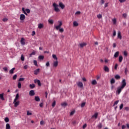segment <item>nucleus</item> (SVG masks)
I'll list each match as a JSON object with an SVG mask.
<instances>
[{"label":"nucleus","instance_id":"1","mask_svg":"<svg viewBox=\"0 0 129 129\" xmlns=\"http://www.w3.org/2000/svg\"><path fill=\"white\" fill-rule=\"evenodd\" d=\"M52 6L54 8V12H56V13H59V12H60V9H58V7H59L61 10H64V9H65V5L62 2H59L58 5L54 3Z\"/></svg>","mask_w":129,"mask_h":129},{"label":"nucleus","instance_id":"2","mask_svg":"<svg viewBox=\"0 0 129 129\" xmlns=\"http://www.w3.org/2000/svg\"><path fill=\"white\" fill-rule=\"evenodd\" d=\"M58 25L56 26L55 27L56 30H59V31L60 33H63V32H64V29L63 28H61V26L62 25V22L58 21Z\"/></svg>","mask_w":129,"mask_h":129},{"label":"nucleus","instance_id":"3","mask_svg":"<svg viewBox=\"0 0 129 129\" xmlns=\"http://www.w3.org/2000/svg\"><path fill=\"white\" fill-rule=\"evenodd\" d=\"M126 86V82L125 81V79H123L122 82H121V87L124 88V87Z\"/></svg>","mask_w":129,"mask_h":129},{"label":"nucleus","instance_id":"4","mask_svg":"<svg viewBox=\"0 0 129 129\" xmlns=\"http://www.w3.org/2000/svg\"><path fill=\"white\" fill-rule=\"evenodd\" d=\"M123 89V88L121 87H119L117 88V91H116V93H117L118 94H120V92H121V91Z\"/></svg>","mask_w":129,"mask_h":129},{"label":"nucleus","instance_id":"5","mask_svg":"<svg viewBox=\"0 0 129 129\" xmlns=\"http://www.w3.org/2000/svg\"><path fill=\"white\" fill-rule=\"evenodd\" d=\"M13 103L14 104L15 107H17L18 106L19 104H20V101H16L15 102V100H14Z\"/></svg>","mask_w":129,"mask_h":129},{"label":"nucleus","instance_id":"6","mask_svg":"<svg viewBox=\"0 0 129 129\" xmlns=\"http://www.w3.org/2000/svg\"><path fill=\"white\" fill-rule=\"evenodd\" d=\"M97 117H98V112L95 113L92 116V118H95V119H96Z\"/></svg>","mask_w":129,"mask_h":129},{"label":"nucleus","instance_id":"7","mask_svg":"<svg viewBox=\"0 0 129 129\" xmlns=\"http://www.w3.org/2000/svg\"><path fill=\"white\" fill-rule=\"evenodd\" d=\"M34 83H37L38 86H41L42 85L41 84V81L39 80H34Z\"/></svg>","mask_w":129,"mask_h":129},{"label":"nucleus","instance_id":"8","mask_svg":"<svg viewBox=\"0 0 129 129\" xmlns=\"http://www.w3.org/2000/svg\"><path fill=\"white\" fill-rule=\"evenodd\" d=\"M26 19V16L24 14H21L20 15V20L21 21H24Z\"/></svg>","mask_w":129,"mask_h":129},{"label":"nucleus","instance_id":"9","mask_svg":"<svg viewBox=\"0 0 129 129\" xmlns=\"http://www.w3.org/2000/svg\"><path fill=\"white\" fill-rule=\"evenodd\" d=\"M77 84L79 87H80L81 88H82L83 87V83L81 82H79L77 83Z\"/></svg>","mask_w":129,"mask_h":129},{"label":"nucleus","instance_id":"10","mask_svg":"<svg viewBox=\"0 0 129 129\" xmlns=\"http://www.w3.org/2000/svg\"><path fill=\"white\" fill-rule=\"evenodd\" d=\"M29 95L30 96H34L35 95V91L34 90H31L29 92Z\"/></svg>","mask_w":129,"mask_h":129},{"label":"nucleus","instance_id":"11","mask_svg":"<svg viewBox=\"0 0 129 129\" xmlns=\"http://www.w3.org/2000/svg\"><path fill=\"white\" fill-rule=\"evenodd\" d=\"M117 38H118V39H120V40H121L122 38V37L121 36V33L119 31L117 33Z\"/></svg>","mask_w":129,"mask_h":129},{"label":"nucleus","instance_id":"12","mask_svg":"<svg viewBox=\"0 0 129 129\" xmlns=\"http://www.w3.org/2000/svg\"><path fill=\"white\" fill-rule=\"evenodd\" d=\"M104 71H105V72H109V69L106 66H104Z\"/></svg>","mask_w":129,"mask_h":129},{"label":"nucleus","instance_id":"13","mask_svg":"<svg viewBox=\"0 0 129 129\" xmlns=\"http://www.w3.org/2000/svg\"><path fill=\"white\" fill-rule=\"evenodd\" d=\"M20 97V95H19V93L16 94V97L14 99V102H16V101H17V100H18L19 99V98Z\"/></svg>","mask_w":129,"mask_h":129},{"label":"nucleus","instance_id":"14","mask_svg":"<svg viewBox=\"0 0 129 129\" xmlns=\"http://www.w3.org/2000/svg\"><path fill=\"white\" fill-rule=\"evenodd\" d=\"M53 67H57L58 66V60H56L53 61Z\"/></svg>","mask_w":129,"mask_h":129},{"label":"nucleus","instance_id":"15","mask_svg":"<svg viewBox=\"0 0 129 129\" xmlns=\"http://www.w3.org/2000/svg\"><path fill=\"white\" fill-rule=\"evenodd\" d=\"M39 72H40V69H36L35 71H34L35 75H38Z\"/></svg>","mask_w":129,"mask_h":129},{"label":"nucleus","instance_id":"16","mask_svg":"<svg viewBox=\"0 0 129 129\" xmlns=\"http://www.w3.org/2000/svg\"><path fill=\"white\" fill-rule=\"evenodd\" d=\"M20 43L21 45H25V39L24 38H22L20 41Z\"/></svg>","mask_w":129,"mask_h":129},{"label":"nucleus","instance_id":"17","mask_svg":"<svg viewBox=\"0 0 129 129\" xmlns=\"http://www.w3.org/2000/svg\"><path fill=\"white\" fill-rule=\"evenodd\" d=\"M118 55H119V52L116 51L114 55V57L115 58H117V57H118Z\"/></svg>","mask_w":129,"mask_h":129},{"label":"nucleus","instance_id":"18","mask_svg":"<svg viewBox=\"0 0 129 129\" xmlns=\"http://www.w3.org/2000/svg\"><path fill=\"white\" fill-rule=\"evenodd\" d=\"M123 59V57H122V56L120 55V56H119V62L120 63H121V62H122Z\"/></svg>","mask_w":129,"mask_h":129},{"label":"nucleus","instance_id":"19","mask_svg":"<svg viewBox=\"0 0 129 129\" xmlns=\"http://www.w3.org/2000/svg\"><path fill=\"white\" fill-rule=\"evenodd\" d=\"M35 101H37V102H39L40 101V98L39 96H35L34 98Z\"/></svg>","mask_w":129,"mask_h":129},{"label":"nucleus","instance_id":"20","mask_svg":"<svg viewBox=\"0 0 129 129\" xmlns=\"http://www.w3.org/2000/svg\"><path fill=\"white\" fill-rule=\"evenodd\" d=\"M79 24H78V23H77V21H74L73 22V26L74 27H78V26L79 25Z\"/></svg>","mask_w":129,"mask_h":129},{"label":"nucleus","instance_id":"21","mask_svg":"<svg viewBox=\"0 0 129 129\" xmlns=\"http://www.w3.org/2000/svg\"><path fill=\"white\" fill-rule=\"evenodd\" d=\"M16 69V68H13L12 69H11L10 71H9V73L10 74H14V71Z\"/></svg>","mask_w":129,"mask_h":129},{"label":"nucleus","instance_id":"22","mask_svg":"<svg viewBox=\"0 0 129 129\" xmlns=\"http://www.w3.org/2000/svg\"><path fill=\"white\" fill-rule=\"evenodd\" d=\"M92 85H96V84H97V82L96 80H94L92 81Z\"/></svg>","mask_w":129,"mask_h":129},{"label":"nucleus","instance_id":"23","mask_svg":"<svg viewBox=\"0 0 129 129\" xmlns=\"http://www.w3.org/2000/svg\"><path fill=\"white\" fill-rule=\"evenodd\" d=\"M80 46L81 48H83V47H85V46H86V43H80Z\"/></svg>","mask_w":129,"mask_h":129},{"label":"nucleus","instance_id":"24","mask_svg":"<svg viewBox=\"0 0 129 129\" xmlns=\"http://www.w3.org/2000/svg\"><path fill=\"white\" fill-rule=\"evenodd\" d=\"M52 58H53V59L55 60V61H57V60H58V58H57V56L55 54L52 55Z\"/></svg>","mask_w":129,"mask_h":129},{"label":"nucleus","instance_id":"25","mask_svg":"<svg viewBox=\"0 0 129 129\" xmlns=\"http://www.w3.org/2000/svg\"><path fill=\"white\" fill-rule=\"evenodd\" d=\"M6 129H11V125L9 123L6 124Z\"/></svg>","mask_w":129,"mask_h":129},{"label":"nucleus","instance_id":"26","mask_svg":"<svg viewBox=\"0 0 129 129\" xmlns=\"http://www.w3.org/2000/svg\"><path fill=\"white\" fill-rule=\"evenodd\" d=\"M44 27V25L42 24L41 23H40L38 24V29H42V28Z\"/></svg>","mask_w":129,"mask_h":129},{"label":"nucleus","instance_id":"27","mask_svg":"<svg viewBox=\"0 0 129 129\" xmlns=\"http://www.w3.org/2000/svg\"><path fill=\"white\" fill-rule=\"evenodd\" d=\"M0 98L2 100H5V98H4V93L0 94Z\"/></svg>","mask_w":129,"mask_h":129},{"label":"nucleus","instance_id":"28","mask_svg":"<svg viewBox=\"0 0 129 129\" xmlns=\"http://www.w3.org/2000/svg\"><path fill=\"white\" fill-rule=\"evenodd\" d=\"M35 84H30L29 85V87L30 88H31V89H33V88H35Z\"/></svg>","mask_w":129,"mask_h":129},{"label":"nucleus","instance_id":"29","mask_svg":"<svg viewBox=\"0 0 129 129\" xmlns=\"http://www.w3.org/2000/svg\"><path fill=\"white\" fill-rule=\"evenodd\" d=\"M61 106L65 107V106H67L68 105V104H67V103L66 102H63L61 104Z\"/></svg>","mask_w":129,"mask_h":129},{"label":"nucleus","instance_id":"30","mask_svg":"<svg viewBox=\"0 0 129 129\" xmlns=\"http://www.w3.org/2000/svg\"><path fill=\"white\" fill-rule=\"evenodd\" d=\"M110 83H111V84H113L115 83V80H114V79H112L111 80Z\"/></svg>","mask_w":129,"mask_h":129},{"label":"nucleus","instance_id":"31","mask_svg":"<svg viewBox=\"0 0 129 129\" xmlns=\"http://www.w3.org/2000/svg\"><path fill=\"white\" fill-rule=\"evenodd\" d=\"M17 85H18V88H22V84L21 83V82H18Z\"/></svg>","mask_w":129,"mask_h":129},{"label":"nucleus","instance_id":"32","mask_svg":"<svg viewBox=\"0 0 129 129\" xmlns=\"http://www.w3.org/2000/svg\"><path fill=\"white\" fill-rule=\"evenodd\" d=\"M22 12H23V13L25 15H26V16H28V14H27V13H26V11H25V8H22Z\"/></svg>","mask_w":129,"mask_h":129},{"label":"nucleus","instance_id":"33","mask_svg":"<svg viewBox=\"0 0 129 129\" xmlns=\"http://www.w3.org/2000/svg\"><path fill=\"white\" fill-rule=\"evenodd\" d=\"M97 127H98L99 129H101L102 127V124H101V123H99Z\"/></svg>","mask_w":129,"mask_h":129},{"label":"nucleus","instance_id":"34","mask_svg":"<svg viewBox=\"0 0 129 129\" xmlns=\"http://www.w3.org/2000/svg\"><path fill=\"white\" fill-rule=\"evenodd\" d=\"M115 79L117 80L120 79V76L119 75H117L115 76Z\"/></svg>","mask_w":129,"mask_h":129},{"label":"nucleus","instance_id":"35","mask_svg":"<svg viewBox=\"0 0 129 129\" xmlns=\"http://www.w3.org/2000/svg\"><path fill=\"white\" fill-rule=\"evenodd\" d=\"M38 58L39 59V60H43V59H44V56L39 55Z\"/></svg>","mask_w":129,"mask_h":129},{"label":"nucleus","instance_id":"36","mask_svg":"<svg viewBox=\"0 0 129 129\" xmlns=\"http://www.w3.org/2000/svg\"><path fill=\"white\" fill-rule=\"evenodd\" d=\"M5 122H9V121H10V119H9V117H6L5 118Z\"/></svg>","mask_w":129,"mask_h":129},{"label":"nucleus","instance_id":"37","mask_svg":"<svg viewBox=\"0 0 129 129\" xmlns=\"http://www.w3.org/2000/svg\"><path fill=\"white\" fill-rule=\"evenodd\" d=\"M21 61H25V57H24V55L22 54L21 56Z\"/></svg>","mask_w":129,"mask_h":129},{"label":"nucleus","instance_id":"38","mask_svg":"<svg viewBox=\"0 0 129 129\" xmlns=\"http://www.w3.org/2000/svg\"><path fill=\"white\" fill-rule=\"evenodd\" d=\"M97 17L98 18V19H101L102 18V15L101 14H98L97 16Z\"/></svg>","mask_w":129,"mask_h":129},{"label":"nucleus","instance_id":"39","mask_svg":"<svg viewBox=\"0 0 129 129\" xmlns=\"http://www.w3.org/2000/svg\"><path fill=\"white\" fill-rule=\"evenodd\" d=\"M122 17H123V18H124V19H126V17H127V14L124 13L122 15Z\"/></svg>","mask_w":129,"mask_h":129},{"label":"nucleus","instance_id":"40","mask_svg":"<svg viewBox=\"0 0 129 129\" xmlns=\"http://www.w3.org/2000/svg\"><path fill=\"white\" fill-rule=\"evenodd\" d=\"M55 105H56V101H53L52 104V107H55Z\"/></svg>","mask_w":129,"mask_h":129},{"label":"nucleus","instance_id":"41","mask_svg":"<svg viewBox=\"0 0 129 129\" xmlns=\"http://www.w3.org/2000/svg\"><path fill=\"white\" fill-rule=\"evenodd\" d=\"M25 11L27 14H30V13H31V11L29 9H26Z\"/></svg>","mask_w":129,"mask_h":129},{"label":"nucleus","instance_id":"42","mask_svg":"<svg viewBox=\"0 0 129 129\" xmlns=\"http://www.w3.org/2000/svg\"><path fill=\"white\" fill-rule=\"evenodd\" d=\"M112 22H113V24L114 25H115V24H116V19H112Z\"/></svg>","mask_w":129,"mask_h":129},{"label":"nucleus","instance_id":"43","mask_svg":"<svg viewBox=\"0 0 129 129\" xmlns=\"http://www.w3.org/2000/svg\"><path fill=\"white\" fill-rule=\"evenodd\" d=\"M49 23L51 24L52 25V24H54V21H53L52 20H49Z\"/></svg>","mask_w":129,"mask_h":129},{"label":"nucleus","instance_id":"44","mask_svg":"<svg viewBox=\"0 0 129 129\" xmlns=\"http://www.w3.org/2000/svg\"><path fill=\"white\" fill-rule=\"evenodd\" d=\"M36 54V52H35V51H33L30 55V57H32V56H33V55H35Z\"/></svg>","mask_w":129,"mask_h":129},{"label":"nucleus","instance_id":"45","mask_svg":"<svg viewBox=\"0 0 129 129\" xmlns=\"http://www.w3.org/2000/svg\"><path fill=\"white\" fill-rule=\"evenodd\" d=\"M17 77H18V76H17V75H15L13 77V80H16V79H17Z\"/></svg>","mask_w":129,"mask_h":129},{"label":"nucleus","instance_id":"46","mask_svg":"<svg viewBox=\"0 0 129 129\" xmlns=\"http://www.w3.org/2000/svg\"><path fill=\"white\" fill-rule=\"evenodd\" d=\"M33 63L35 66H38L37 60H34Z\"/></svg>","mask_w":129,"mask_h":129},{"label":"nucleus","instance_id":"47","mask_svg":"<svg viewBox=\"0 0 129 129\" xmlns=\"http://www.w3.org/2000/svg\"><path fill=\"white\" fill-rule=\"evenodd\" d=\"M113 37H115V36H116V31L115 30L113 31Z\"/></svg>","mask_w":129,"mask_h":129},{"label":"nucleus","instance_id":"48","mask_svg":"<svg viewBox=\"0 0 129 129\" xmlns=\"http://www.w3.org/2000/svg\"><path fill=\"white\" fill-rule=\"evenodd\" d=\"M74 113H75V110L72 111L70 113V115L72 116V115H73V114H74Z\"/></svg>","mask_w":129,"mask_h":129},{"label":"nucleus","instance_id":"49","mask_svg":"<svg viewBox=\"0 0 129 129\" xmlns=\"http://www.w3.org/2000/svg\"><path fill=\"white\" fill-rule=\"evenodd\" d=\"M85 104L86 103L85 102H83L81 104V107H84V106H85Z\"/></svg>","mask_w":129,"mask_h":129},{"label":"nucleus","instance_id":"50","mask_svg":"<svg viewBox=\"0 0 129 129\" xmlns=\"http://www.w3.org/2000/svg\"><path fill=\"white\" fill-rule=\"evenodd\" d=\"M123 108V104H121L119 106V108L120 109H122Z\"/></svg>","mask_w":129,"mask_h":129},{"label":"nucleus","instance_id":"51","mask_svg":"<svg viewBox=\"0 0 129 129\" xmlns=\"http://www.w3.org/2000/svg\"><path fill=\"white\" fill-rule=\"evenodd\" d=\"M24 80H25V79L24 78H21L19 79V82L24 81Z\"/></svg>","mask_w":129,"mask_h":129},{"label":"nucleus","instance_id":"52","mask_svg":"<svg viewBox=\"0 0 129 129\" xmlns=\"http://www.w3.org/2000/svg\"><path fill=\"white\" fill-rule=\"evenodd\" d=\"M118 102H119V101H118V100L114 102V104H113V106L117 105V104L118 103Z\"/></svg>","mask_w":129,"mask_h":129},{"label":"nucleus","instance_id":"53","mask_svg":"<svg viewBox=\"0 0 129 129\" xmlns=\"http://www.w3.org/2000/svg\"><path fill=\"white\" fill-rule=\"evenodd\" d=\"M27 115H32V113L30 112L29 111H27Z\"/></svg>","mask_w":129,"mask_h":129},{"label":"nucleus","instance_id":"54","mask_svg":"<svg viewBox=\"0 0 129 129\" xmlns=\"http://www.w3.org/2000/svg\"><path fill=\"white\" fill-rule=\"evenodd\" d=\"M8 20L9 19H8V18H4L3 19V22H8Z\"/></svg>","mask_w":129,"mask_h":129},{"label":"nucleus","instance_id":"55","mask_svg":"<svg viewBox=\"0 0 129 129\" xmlns=\"http://www.w3.org/2000/svg\"><path fill=\"white\" fill-rule=\"evenodd\" d=\"M45 98H47V97H48V92H45Z\"/></svg>","mask_w":129,"mask_h":129},{"label":"nucleus","instance_id":"56","mask_svg":"<svg viewBox=\"0 0 129 129\" xmlns=\"http://www.w3.org/2000/svg\"><path fill=\"white\" fill-rule=\"evenodd\" d=\"M117 66H118V65L117 64V63H116L114 67V69L115 70H116L117 69Z\"/></svg>","mask_w":129,"mask_h":129},{"label":"nucleus","instance_id":"57","mask_svg":"<svg viewBox=\"0 0 129 129\" xmlns=\"http://www.w3.org/2000/svg\"><path fill=\"white\" fill-rule=\"evenodd\" d=\"M125 110H126V111H128L129 110V107H125L124 108Z\"/></svg>","mask_w":129,"mask_h":129},{"label":"nucleus","instance_id":"58","mask_svg":"<svg viewBox=\"0 0 129 129\" xmlns=\"http://www.w3.org/2000/svg\"><path fill=\"white\" fill-rule=\"evenodd\" d=\"M127 71H128V70H127V69H125V71H124V73H125V74L126 75V74H127Z\"/></svg>","mask_w":129,"mask_h":129},{"label":"nucleus","instance_id":"59","mask_svg":"<svg viewBox=\"0 0 129 129\" xmlns=\"http://www.w3.org/2000/svg\"><path fill=\"white\" fill-rule=\"evenodd\" d=\"M3 70H4V71H8V68L4 67L3 68Z\"/></svg>","mask_w":129,"mask_h":129},{"label":"nucleus","instance_id":"60","mask_svg":"<svg viewBox=\"0 0 129 129\" xmlns=\"http://www.w3.org/2000/svg\"><path fill=\"white\" fill-rule=\"evenodd\" d=\"M123 54L125 56H127V52L126 51H124Z\"/></svg>","mask_w":129,"mask_h":129},{"label":"nucleus","instance_id":"61","mask_svg":"<svg viewBox=\"0 0 129 129\" xmlns=\"http://www.w3.org/2000/svg\"><path fill=\"white\" fill-rule=\"evenodd\" d=\"M86 126H87V125L86 124H85L83 125V128H85V127H86Z\"/></svg>","mask_w":129,"mask_h":129},{"label":"nucleus","instance_id":"62","mask_svg":"<svg viewBox=\"0 0 129 129\" xmlns=\"http://www.w3.org/2000/svg\"><path fill=\"white\" fill-rule=\"evenodd\" d=\"M119 2L120 3H124V2H125V0H119Z\"/></svg>","mask_w":129,"mask_h":129},{"label":"nucleus","instance_id":"63","mask_svg":"<svg viewBox=\"0 0 129 129\" xmlns=\"http://www.w3.org/2000/svg\"><path fill=\"white\" fill-rule=\"evenodd\" d=\"M28 68V65H25L24 66V69H27Z\"/></svg>","mask_w":129,"mask_h":129},{"label":"nucleus","instance_id":"64","mask_svg":"<svg viewBox=\"0 0 129 129\" xmlns=\"http://www.w3.org/2000/svg\"><path fill=\"white\" fill-rule=\"evenodd\" d=\"M125 127H126V126H125V125H122V129H124V128H125Z\"/></svg>","mask_w":129,"mask_h":129}]
</instances>
